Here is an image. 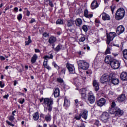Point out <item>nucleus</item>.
I'll return each instance as SVG.
<instances>
[{
  "label": "nucleus",
  "mask_w": 127,
  "mask_h": 127,
  "mask_svg": "<svg viewBox=\"0 0 127 127\" xmlns=\"http://www.w3.org/2000/svg\"><path fill=\"white\" fill-rule=\"evenodd\" d=\"M111 50H112V47H108L106 51H105V54H111Z\"/></svg>",
  "instance_id": "obj_33"
},
{
  "label": "nucleus",
  "mask_w": 127,
  "mask_h": 127,
  "mask_svg": "<svg viewBox=\"0 0 127 127\" xmlns=\"http://www.w3.org/2000/svg\"><path fill=\"white\" fill-rule=\"evenodd\" d=\"M57 40V39L56 38V37L51 36L49 39L48 42L50 44H53V43H55V42H56Z\"/></svg>",
  "instance_id": "obj_22"
},
{
  "label": "nucleus",
  "mask_w": 127,
  "mask_h": 127,
  "mask_svg": "<svg viewBox=\"0 0 127 127\" xmlns=\"http://www.w3.org/2000/svg\"><path fill=\"white\" fill-rule=\"evenodd\" d=\"M31 42H32V41L31 40V37H30V36H29L28 41L25 42V45H29V44H30V43H31Z\"/></svg>",
  "instance_id": "obj_36"
},
{
  "label": "nucleus",
  "mask_w": 127,
  "mask_h": 127,
  "mask_svg": "<svg viewBox=\"0 0 127 127\" xmlns=\"http://www.w3.org/2000/svg\"><path fill=\"white\" fill-rule=\"evenodd\" d=\"M125 14H126L125 9L120 8L116 12L115 18L117 20H121L125 17Z\"/></svg>",
  "instance_id": "obj_4"
},
{
  "label": "nucleus",
  "mask_w": 127,
  "mask_h": 127,
  "mask_svg": "<svg viewBox=\"0 0 127 127\" xmlns=\"http://www.w3.org/2000/svg\"><path fill=\"white\" fill-rule=\"evenodd\" d=\"M81 96L82 101H85L86 102L87 100V94L86 93H84L83 94H81Z\"/></svg>",
  "instance_id": "obj_37"
},
{
  "label": "nucleus",
  "mask_w": 127,
  "mask_h": 127,
  "mask_svg": "<svg viewBox=\"0 0 127 127\" xmlns=\"http://www.w3.org/2000/svg\"><path fill=\"white\" fill-rule=\"evenodd\" d=\"M109 82L112 83L113 85H118L120 83V80L114 77V74L111 73L109 75Z\"/></svg>",
  "instance_id": "obj_10"
},
{
  "label": "nucleus",
  "mask_w": 127,
  "mask_h": 127,
  "mask_svg": "<svg viewBox=\"0 0 127 127\" xmlns=\"http://www.w3.org/2000/svg\"><path fill=\"white\" fill-rule=\"evenodd\" d=\"M57 81L58 83H60V84H62V83H64V80L61 77H58L57 78Z\"/></svg>",
  "instance_id": "obj_39"
},
{
  "label": "nucleus",
  "mask_w": 127,
  "mask_h": 127,
  "mask_svg": "<svg viewBox=\"0 0 127 127\" xmlns=\"http://www.w3.org/2000/svg\"><path fill=\"white\" fill-rule=\"evenodd\" d=\"M115 60L111 56H107L105 57V62L107 64H111Z\"/></svg>",
  "instance_id": "obj_20"
},
{
  "label": "nucleus",
  "mask_w": 127,
  "mask_h": 127,
  "mask_svg": "<svg viewBox=\"0 0 127 127\" xmlns=\"http://www.w3.org/2000/svg\"><path fill=\"white\" fill-rule=\"evenodd\" d=\"M79 114L84 120L88 119V110L87 109H82L80 111Z\"/></svg>",
  "instance_id": "obj_13"
},
{
  "label": "nucleus",
  "mask_w": 127,
  "mask_h": 127,
  "mask_svg": "<svg viewBox=\"0 0 127 127\" xmlns=\"http://www.w3.org/2000/svg\"><path fill=\"white\" fill-rule=\"evenodd\" d=\"M77 63L78 66L79 72H82V70H88V69L89 68V63L86 62L85 61H77Z\"/></svg>",
  "instance_id": "obj_2"
},
{
  "label": "nucleus",
  "mask_w": 127,
  "mask_h": 127,
  "mask_svg": "<svg viewBox=\"0 0 127 127\" xmlns=\"http://www.w3.org/2000/svg\"><path fill=\"white\" fill-rule=\"evenodd\" d=\"M0 87L1 88H4V81L3 80L0 81Z\"/></svg>",
  "instance_id": "obj_47"
},
{
  "label": "nucleus",
  "mask_w": 127,
  "mask_h": 127,
  "mask_svg": "<svg viewBox=\"0 0 127 127\" xmlns=\"http://www.w3.org/2000/svg\"><path fill=\"white\" fill-rule=\"evenodd\" d=\"M79 40V42H84L85 40H86V37H85V36H84L83 37H81L80 38Z\"/></svg>",
  "instance_id": "obj_45"
},
{
  "label": "nucleus",
  "mask_w": 127,
  "mask_h": 127,
  "mask_svg": "<svg viewBox=\"0 0 127 127\" xmlns=\"http://www.w3.org/2000/svg\"><path fill=\"white\" fill-rule=\"evenodd\" d=\"M66 68L67 69L69 74H75V66L69 63L65 64Z\"/></svg>",
  "instance_id": "obj_8"
},
{
  "label": "nucleus",
  "mask_w": 127,
  "mask_h": 127,
  "mask_svg": "<svg viewBox=\"0 0 127 127\" xmlns=\"http://www.w3.org/2000/svg\"><path fill=\"white\" fill-rule=\"evenodd\" d=\"M110 65L113 69H119L120 68V66H121V64L119 61L114 60L111 62Z\"/></svg>",
  "instance_id": "obj_11"
},
{
  "label": "nucleus",
  "mask_w": 127,
  "mask_h": 127,
  "mask_svg": "<svg viewBox=\"0 0 127 127\" xmlns=\"http://www.w3.org/2000/svg\"><path fill=\"white\" fill-rule=\"evenodd\" d=\"M0 59L1 61H3V60H5V58H4V57H3V56L0 55Z\"/></svg>",
  "instance_id": "obj_59"
},
{
  "label": "nucleus",
  "mask_w": 127,
  "mask_h": 127,
  "mask_svg": "<svg viewBox=\"0 0 127 127\" xmlns=\"http://www.w3.org/2000/svg\"><path fill=\"white\" fill-rule=\"evenodd\" d=\"M84 16H85L86 18H92V17H93V14H89V11H88V9H85L84 11Z\"/></svg>",
  "instance_id": "obj_21"
},
{
  "label": "nucleus",
  "mask_w": 127,
  "mask_h": 127,
  "mask_svg": "<svg viewBox=\"0 0 127 127\" xmlns=\"http://www.w3.org/2000/svg\"><path fill=\"white\" fill-rule=\"evenodd\" d=\"M75 22L76 26L80 27L81 25H82V23H83V20H82L81 18H78L76 19Z\"/></svg>",
  "instance_id": "obj_24"
},
{
  "label": "nucleus",
  "mask_w": 127,
  "mask_h": 127,
  "mask_svg": "<svg viewBox=\"0 0 127 127\" xmlns=\"http://www.w3.org/2000/svg\"><path fill=\"white\" fill-rule=\"evenodd\" d=\"M43 36H44V37H48V36H49V33H47V32H45L43 34Z\"/></svg>",
  "instance_id": "obj_51"
},
{
  "label": "nucleus",
  "mask_w": 127,
  "mask_h": 127,
  "mask_svg": "<svg viewBox=\"0 0 127 127\" xmlns=\"http://www.w3.org/2000/svg\"><path fill=\"white\" fill-rule=\"evenodd\" d=\"M95 2H96V0H94L92 2L91 5H90L91 9H95V8H96V5L95 4Z\"/></svg>",
  "instance_id": "obj_35"
},
{
  "label": "nucleus",
  "mask_w": 127,
  "mask_h": 127,
  "mask_svg": "<svg viewBox=\"0 0 127 127\" xmlns=\"http://www.w3.org/2000/svg\"><path fill=\"white\" fill-rule=\"evenodd\" d=\"M81 118H82V116H81V115L79 114V115H75L74 119L77 121H80V120H81Z\"/></svg>",
  "instance_id": "obj_41"
},
{
  "label": "nucleus",
  "mask_w": 127,
  "mask_h": 127,
  "mask_svg": "<svg viewBox=\"0 0 127 127\" xmlns=\"http://www.w3.org/2000/svg\"><path fill=\"white\" fill-rule=\"evenodd\" d=\"M110 114H115V116L122 117L124 115V111L117 107L116 108L115 110H111V113Z\"/></svg>",
  "instance_id": "obj_9"
},
{
  "label": "nucleus",
  "mask_w": 127,
  "mask_h": 127,
  "mask_svg": "<svg viewBox=\"0 0 127 127\" xmlns=\"http://www.w3.org/2000/svg\"><path fill=\"white\" fill-rule=\"evenodd\" d=\"M8 97H9V95L8 94H7L3 96V98L5 99L6 100H8Z\"/></svg>",
  "instance_id": "obj_52"
},
{
  "label": "nucleus",
  "mask_w": 127,
  "mask_h": 127,
  "mask_svg": "<svg viewBox=\"0 0 127 127\" xmlns=\"http://www.w3.org/2000/svg\"><path fill=\"white\" fill-rule=\"evenodd\" d=\"M88 100L90 104H94L95 103V96L92 91H89L88 93Z\"/></svg>",
  "instance_id": "obj_14"
},
{
  "label": "nucleus",
  "mask_w": 127,
  "mask_h": 127,
  "mask_svg": "<svg viewBox=\"0 0 127 127\" xmlns=\"http://www.w3.org/2000/svg\"><path fill=\"white\" fill-rule=\"evenodd\" d=\"M75 23V21L72 19H70L69 20H67L66 21V24L65 27L66 26L67 27V28L66 29V31H69L70 33H73L74 30L73 28H72V26L74 25V24Z\"/></svg>",
  "instance_id": "obj_5"
},
{
  "label": "nucleus",
  "mask_w": 127,
  "mask_h": 127,
  "mask_svg": "<svg viewBox=\"0 0 127 127\" xmlns=\"http://www.w3.org/2000/svg\"><path fill=\"white\" fill-rule=\"evenodd\" d=\"M53 95L55 98H58V97L60 96V89H59L58 88H55Z\"/></svg>",
  "instance_id": "obj_26"
},
{
  "label": "nucleus",
  "mask_w": 127,
  "mask_h": 127,
  "mask_svg": "<svg viewBox=\"0 0 127 127\" xmlns=\"http://www.w3.org/2000/svg\"><path fill=\"white\" fill-rule=\"evenodd\" d=\"M110 79V75L104 74H103L100 78V82L102 84H105V83H107L109 79Z\"/></svg>",
  "instance_id": "obj_12"
},
{
  "label": "nucleus",
  "mask_w": 127,
  "mask_h": 127,
  "mask_svg": "<svg viewBox=\"0 0 127 127\" xmlns=\"http://www.w3.org/2000/svg\"><path fill=\"white\" fill-rule=\"evenodd\" d=\"M74 102H75V105L76 108L79 107V100L75 99L74 100Z\"/></svg>",
  "instance_id": "obj_48"
},
{
  "label": "nucleus",
  "mask_w": 127,
  "mask_h": 127,
  "mask_svg": "<svg viewBox=\"0 0 127 127\" xmlns=\"http://www.w3.org/2000/svg\"><path fill=\"white\" fill-rule=\"evenodd\" d=\"M99 84L98 82H96V91H99L100 87H99Z\"/></svg>",
  "instance_id": "obj_53"
},
{
  "label": "nucleus",
  "mask_w": 127,
  "mask_h": 127,
  "mask_svg": "<svg viewBox=\"0 0 127 127\" xmlns=\"http://www.w3.org/2000/svg\"><path fill=\"white\" fill-rule=\"evenodd\" d=\"M64 24V22L63 21V20L61 19H58L56 21V24H59L60 25H62V24Z\"/></svg>",
  "instance_id": "obj_32"
},
{
  "label": "nucleus",
  "mask_w": 127,
  "mask_h": 127,
  "mask_svg": "<svg viewBox=\"0 0 127 127\" xmlns=\"http://www.w3.org/2000/svg\"><path fill=\"white\" fill-rule=\"evenodd\" d=\"M45 60H46V61H48L47 59H53V55L51 54L49 57V56H45L44 57Z\"/></svg>",
  "instance_id": "obj_34"
},
{
  "label": "nucleus",
  "mask_w": 127,
  "mask_h": 127,
  "mask_svg": "<svg viewBox=\"0 0 127 127\" xmlns=\"http://www.w3.org/2000/svg\"><path fill=\"white\" fill-rule=\"evenodd\" d=\"M38 59V56L37 54H35L33 55V57L31 59V64H34L36 62V61Z\"/></svg>",
  "instance_id": "obj_27"
},
{
  "label": "nucleus",
  "mask_w": 127,
  "mask_h": 127,
  "mask_svg": "<svg viewBox=\"0 0 127 127\" xmlns=\"http://www.w3.org/2000/svg\"><path fill=\"white\" fill-rule=\"evenodd\" d=\"M70 100H68L67 97H65L64 98V108L65 110H67V109L70 107Z\"/></svg>",
  "instance_id": "obj_16"
},
{
  "label": "nucleus",
  "mask_w": 127,
  "mask_h": 127,
  "mask_svg": "<svg viewBox=\"0 0 127 127\" xmlns=\"http://www.w3.org/2000/svg\"><path fill=\"white\" fill-rule=\"evenodd\" d=\"M33 22H36V20L34 18H32L29 21V23H33Z\"/></svg>",
  "instance_id": "obj_57"
},
{
  "label": "nucleus",
  "mask_w": 127,
  "mask_h": 127,
  "mask_svg": "<svg viewBox=\"0 0 127 127\" xmlns=\"http://www.w3.org/2000/svg\"><path fill=\"white\" fill-rule=\"evenodd\" d=\"M52 120V116L50 112L48 111V113L45 115L43 113H41L40 114V121L41 122H47V123H50Z\"/></svg>",
  "instance_id": "obj_3"
},
{
  "label": "nucleus",
  "mask_w": 127,
  "mask_h": 127,
  "mask_svg": "<svg viewBox=\"0 0 127 127\" xmlns=\"http://www.w3.org/2000/svg\"><path fill=\"white\" fill-rule=\"evenodd\" d=\"M125 32V27L123 25L119 26L116 30V33L120 35V34H122V33H123V32Z\"/></svg>",
  "instance_id": "obj_18"
},
{
  "label": "nucleus",
  "mask_w": 127,
  "mask_h": 127,
  "mask_svg": "<svg viewBox=\"0 0 127 127\" xmlns=\"http://www.w3.org/2000/svg\"><path fill=\"white\" fill-rule=\"evenodd\" d=\"M120 78L122 81H127V72H122L121 74Z\"/></svg>",
  "instance_id": "obj_23"
},
{
  "label": "nucleus",
  "mask_w": 127,
  "mask_h": 127,
  "mask_svg": "<svg viewBox=\"0 0 127 127\" xmlns=\"http://www.w3.org/2000/svg\"><path fill=\"white\" fill-rule=\"evenodd\" d=\"M102 15V19L103 20H111V17L109 14L103 12L101 14Z\"/></svg>",
  "instance_id": "obj_25"
},
{
  "label": "nucleus",
  "mask_w": 127,
  "mask_h": 127,
  "mask_svg": "<svg viewBox=\"0 0 127 127\" xmlns=\"http://www.w3.org/2000/svg\"><path fill=\"white\" fill-rule=\"evenodd\" d=\"M119 102H124L126 100V95L125 94H121L118 98Z\"/></svg>",
  "instance_id": "obj_28"
},
{
  "label": "nucleus",
  "mask_w": 127,
  "mask_h": 127,
  "mask_svg": "<svg viewBox=\"0 0 127 127\" xmlns=\"http://www.w3.org/2000/svg\"><path fill=\"white\" fill-rule=\"evenodd\" d=\"M7 118L8 120H9V121H10L9 122L8 120L6 121V123L7 124V125H8V126H10V127H14V124H12L11 123H12V122H13V121H14V119L15 118L11 116H8Z\"/></svg>",
  "instance_id": "obj_15"
},
{
  "label": "nucleus",
  "mask_w": 127,
  "mask_h": 127,
  "mask_svg": "<svg viewBox=\"0 0 127 127\" xmlns=\"http://www.w3.org/2000/svg\"><path fill=\"white\" fill-rule=\"evenodd\" d=\"M47 62L48 61H44L43 64V66L44 68H46V69H47V70H51V67L47 65Z\"/></svg>",
  "instance_id": "obj_30"
},
{
  "label": "nucleus",
  "mask_w": 127,
  "mask_h": 127,
  "mask_svg": "<svg viewBox=\"0 0 127 127\" xmlns=\"http://www.w3.org/2000/svg\"><path fill=\"white\" fill-rule=\"evenodd\" d=\"M105 104H106V99L104 98H101L97 102L98 107H103V106H105Z\"/></svg>",
  "instance_id": "obj_19"
},
{
  "label": "nucleus",
  "mask_w": 127,
  "mask_h": 127,
  "mask_svg": "<svg viewBox=\"0 0 127 127\" xmlns=\"http://www.w3.org/2000/svg\"><path fill=\"white\" fill-rule=\"evenodd\" d=\"M42 102H43V104L44 105V112L48 111L51 113L53 109V105L54 104L53 98L51 97L43 98L42 97L40 99V102L42 103Z\"/></svg>",
  "instance_id": "obj_1"
},
{
  "label": "nucleus",
  "mask_w": 127,
  "mask_h": 127,
  "mask_svg": "<svg viewBox=\"0 0 127 127\" xmlns=\"http://www.w3.org/2000/svg\"><path fill=\"white\" fill-rule=\"evenodd\" d=\"M116 36H117V34L114 32H110L109 34H107V43L108 45L111 43V41H113Z\"/></svg>",
  "instance_id": "obj_7"
},
{
  "label": "nucleus",
  "mask_w": 127,
  "mask_h": 127,
  "mask_svg": "<svg viewBox=\"0 0 127 127\" xmlns=\"http://www.w3.org/2000/svg\"><path fill=\"white\" fill-rule=\"evenodd\" d=\"M52 65L54 66V68L57 69L60 75H65L66 73V67H61L59 66L55 62H53L52 63Z\"/></svg>",
  "instance_id": "obj_6"
},
{
  "label": "nucleus",
  "mask_w": 127,
  "mask_h": 127,
  "mask_svg": "<svg viewBox=\"0 0 127 127\" xmlns=\"http://www.w3.org/2000/svg\"><path fill=\"white\" fill-rule=\"evenodd\" d=\"M17 19H18L19 21H20V20L22 19V14L21 13L19 14L17 16Z\"/></svg>",
  "instance_id": "obj_44"
},
{
  "label": "nucleus",
  "mask_w": 127,
  "mask_h": 127,
  "mask_svg": "<svg viewBox=\"0 0 127 127\" xmlns=\"http://www.w3.org/2000/svg\"><path fill=\"white\" fill-rule=\"evenodd\" d=\"M17 95H18V96H23V97H25V94L23 93H21L20 91L17 92Z\"/></svg>",
  "instance_id": "obj_49"
},
{
  "label": "nucleus",
  "mask_w": 127,
  "mask_h": 127,
  "mask_svg": "<svg viewBox=\"0 0 127 127\" xmlns=\"http://www.w3.org/2000/svg\"><path fill=\"white\" fill-rule=\"evenodd\" d=\"M86 73L87 74V75H91L92 74L91 73V71H90V70L86 71Z\"/></svg>",
  "instance_id": "obj_63"
},
{
  "label": "nucleus",
  "mask_w": 127,
  "mask_h": 127,
  "mask_svg": "<svg viewBox=\"0 0 127 127\" xmlns=\"http://www.w3.org/2000/svg\"><path fill=\"white\" fill-rule=\"evenodd\" d=\"M24 102H25V99L24 98H20L19 99V104H21V105L23 104Z\"/></svg>",
  "instance_id": "obj_46"
},
{
  "label": "nucleus",
  "mask_w": 127,
  "mask_h": 127,
  "mask_svg": "<svg viewBox=\"0 0 127 127\" xmlns=\"http://www.w3.org/2000/svg\"><path fill=\"white\" fill-rule=\"evenodd\" d=\"M78 106L79 107H82V106H84V104H83V101H80L78 102Z\"/></svg>",
  "instance_id": "obj_55"
},
{
  "label": "nucleus",
  "mask_w": 127,
  "mask_h": 127,
  "mask_svg": "<svg viewBox=\"0 0 127 127\" xmlns=\"http://www.w3.org/2000/svg\"><path fill=\"white\" fill-rule=\"evenodd\" d=\"M116 108L118 107H116V102H115V101H113L112 103L111 107L110 108V109L109 110L110 114L112 113V110H115Z\"/></svg>",
  "instance_id": "obj_31"
},
{
  "label": "nucleus",
  "mask_w": 127,
  "mask_h": 127,
  "mask_svg": "<svg viewBox=\"0 0 127 127\" xmlns=\"http://www.w3.org/2000/svg\"><path fill=\"white\" fill-rule=\"evenodd\" d=\"M82 29L84 31V32L87 33L88 31V26L86 25H83L82 26Z\"/></svg>",
  "instance_id": "obj_40"
},
{
  "label": "nucleus",
  "mask_w": 127,
  "mask_h": 127,
  "mask_svg": "<svg viewBox=\"0 0 127 127\" xmlns=\"http://www.w3.org/2000/svg\"><path fill=\"white\" fill-rule=\"evenodd\" d=\"M13 83L14 86H16V84H17V81L16 80H14Z\"/></svg>",
  "instance_id": "obj_64"
},
{
  "label": "nucleus",
  "mask_w": 127,
  "mask_h": 127,
  "mask_svg": "<svg viewBox=\"0 0 127 127\" xmlns=\"http://www.w3.org/2000/svg\"><path fill=\"white\" fill-rule=\"evenodd\" d=\"M30 15V11L29 10H27L26 11V16H29Z\"/></svg>",
  "instance_id": "obj_61"
},
{
  "label": "nucleus",
  "mask_w": 127,
  "mask_h": 127,
  "mask_svg": "<svg viewBox=\"0 0 127 127\" xmlns=\"http://www.w3.org/2000/svg\"><path fill=\"white\" fill-rule=\"evenodd\" d=\"M123 53L125 59L127 60V50H124L123 52Z\"/></svg>",
  "instance_id": "obj_42"
},
{
  "label": "nucleus",
  "mask_w": 127,
  "mask_h": 127,
  "mask_svg": "<svg viewBox=\"0 0 127 127\" xmlns=\"http://www.w3.org/2000/svg\"><path fill=\"white\" fill-rule=\"evenodd\" d=\"M35 53H40V50H39L38 49H35Z\"/></svg>",
  "instance_id": "obj_60"
},
{
  "label": "nucleus",
  "mask_w": 127,
  "mask_h": 127,
  "mask_svg": "<svg viewBox=\"0 0 127 127\" xmlns=\"http://www.w3.org/2000/svg\"><path fill=\"white\" fill-rule=\"evenodd\" d=\"M14 10L15 11H16V12H18V7H15L14 8Z\"/></svg>",
  "instance_id": "obj_62"
},
{
  "label": "nucleus",
  "mask_w": 127,
  "mask_h": 127,
  "mask_svg": "<svg viewBox=\"0 0 127 127\" xmlns=\"http://www.w3.org/2000/svg\"><path fill=\"white\" fill-rule=\"evenodd\" d=\"M93 86L94 87L95 91H96V79H94L93 81Z\"/></svg>",
  "instance_id": "obj_54"
},
{
  "label": "nucleus",
  "mask_w": 127,
  "mask_h": 127,
  "mask_svg": "<svg viewBox=\"0 0 127 127\" xmlns=\"http://www.w3.org/2000/svg\"><path fill=\"white\" fill-rule=\"evenodd\" d=\"M49 4L51 6V7H53L54 6V4H53V3L51 0L50 1Z\"/></svg>",
  "instance_id": "obj_58"
},
{
  "label": "nucleus",
  "mask_w": 127,
  "mask_h": 127,
  "mask_svg": "<svg viewBox=\"0 0 127 127\" xmlns=\"http://www.w3.org/2000/svg\"><path fill=\"white\" fill-rule=\"evenodd\" d=\"M33 119L34 121H38V119H39V113H38V112L33 114Z\"/></svg>",
  "instance_id": "obj_29"
},
{
  "label": "nucleus",
  "mask_w": 127,
  "mask_h": 127,
  "mask_svg": "<svg viewBox=\"0 0 127 127\" xmlns=\"http://www.w3.org/2000/svg\"><path fill=\"white\" fill-rule=\"evenodd\" d=\"M73 81L75 83H79V77H76L73 78Z\"/></svg>",
  "instance_id": "obj_50"
},
{
  "label": "nucleus",
  "mask_w": 127,
  "mask_h": 127,
  "mask_svg": "<svg viewBox=\"0 0 127 127\" xmlns=\"http://www.w3.org/2000/svg\"><path fill=\"white\" fill-rule=\"evenodd\" d=\"M109 117H110V115L108 112H104L101 116V120L102 122H107L109 120Z\"/></svg>",
  "instance_id": "obj_17"
},
{
  "label": "nucleus",
  "mask_w": 127,
  "mask_h": 127,
  "mask_svg": "<svg viewBox=\"0 0 127 127\" xmlns=\"http://www.w3.org/2000/svg\"><path fill=\"white\" fill-rule=\"evenodd\" d=\"M79 93L80 95H82L83 94H86V89L85 88H82L79 90Z\"/></svg>",
  "instance_id": "obj_43"
},
{
  "label": "nucleus",
  "mask_w": 127,
  "mask_h": 127,
  "mask_svg": "<svg viewBox=\"0 0 127 127\" xmlns=\"http://www.w3.org/2000/svg\"><path fill=\"white\" fill-rule=\"evenodd\" d=\"M61 47H62V45L59 44L55 48L56 51H57V52H59V51L61 50Z\"/></svg>",
  "instance_id": "obj_38"
},
{
  "label": "nucleus",
  "mask_w": 127,
  "mask_h": 127,
  "mask_svg": "<svg viewBox=\"0 0 127 127\" xmlns=\"http://www.w3.org/2000/svg\"><path fill=\"white\" fill-rule=\"evenodd\" d=\"M111 11H112V13H114V10H115V8H116V6L112 5L111 6Z\"/></svg>",
  "instance_id": "obj_56"
}]
</instances>
